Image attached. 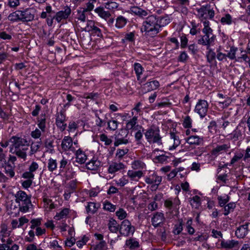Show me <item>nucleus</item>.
Segmentation results:
<instances>
[{
	"label": "nucleus",
	"instance_id": "obj_1",
	"mask_svg": "<svg viewBox=\"0 0 250 250\" xmlns=\"http://www.w3.org/2000/svg\"><path fill=\"white\" fill-rule=\"evenodd\" d=\"M131 11L135 14L145 19L141 29L145 36L153 37L159 33L160 26L157 16L148 15L147 11L137 7H133Z\"/></svg>",
	"mask_w": 250,
	"mask_h": 250
},
{
	"label": "nucleus",
	"instance_id": "obj_2",
	"mask_svg": "<svg viewBox=\"0 0 250 250\" xmlns=\"http://www.w3.org/2000/svg\"><path fill=\"white\" fill-rule=\"evenodd\" d=\"M204 27L202 32L204 35L198 40V43L200 44L207 46V49H209L210 45L214 42L215 36L212 33V30L209 26V21L203 22Z\"/></svg>",
	"mask_w": 250,
	"mask_h": 250
},
{
	"label": "nucleus",
	"instance_id": "obj_3",
	"mask_svg": "<svg viewBox=\"0 0 250 250\" xmlns=\"http://www.w3.org/2000/svg\"><path fill=\"white\" fill-rule=\"evenodd\" d=\"M15 197L16 202L20 206V211L23 213L27 212L31 205V202L26 193L23 191L20 190L16 193Z\"/></svg>",
	"mask_w": 250,
	"mask_h": 250
},
{
	"label": "nucleus",
	"instance_id": "obj_4",
	"mask_svg": "<svg viewBox=\"0 0 250 250\" xmlns=\"http://www.w3.org/2000/svg\"><path fill=\"white\" fill-rule=\"evenodd\" d=\"M159 129L158 127L153 126L148 129L145 133V137L149 142L161 143V138L159 135Z\"/></svg>",
	"mask_w": 250,
	"mask_h": 250
},
{
	"label": "nucleus",
	"instance_id": "obj_5",
	"mask_svg": "<svg viewBox=\"0 0 250 250\" xmlns=\"http://www.w3.org/2000/svg\"><path fill=\"white\" fill-rule=\"evenodd\" d=\"M197 15L203 21H207L208 19H211L214 16V12L210 6H202L197 10Z\"/></svg>",
	"mask_w": 250,
	"mask_h": 250
},
{
	"label": "nucleus",
	"instance_id": "obj_6",
	"mask_svg": "<svg viewBox=\"0 0 250 250\" xmlns=\"http://www.w3.org/2000/svg\"><path fill=\"white\" fill-rule=\"evenodd\" d=\"M177 132L175 128H173V130L170 131L169 135V138L167 141V146L169 150L175 149L181 143L179 136L177 135Z\"/></svg>",
	"mask_w": 250,
	"mask_h": 250
},
{
	"label": "nucleus",
	"instance_id": "obj_7",
	"mask_svg": "<svg viewBox=\"0 0 250 250\" xmlns=\"http://www.w3.org/2000/svg\"><path fill=\"white\" fill-rule=\"evenodd\" d=\"M10 231L8 229L7 226L3 224L0 226V239L5 244L9 246L12 244L13 241L9 238Z\"/></svg>",
	"mask_w": 250,
	"mask_h": 250
},
{
	"label": "nucleus",
	"instance_id": "obj_8",
	"mask_svg": "<svg viewBox=\"0 0 250 250\" xmlns=\"http://www.w3.org/2000/svg\"><path fill=\"white\" fill-rule=\"evenodd\" d=\"M71 13V8L66 6L64 7L63 9L57 12L55 16H53V19L58 22H60L62 21L66 20L70 16Z\"/></svg>",
	"mask_w": 250,
	"mask_h": 250
},
{
	"label": "nucleus",
	"instance_id": "obj_9",
	"mask_svg": "<svg viewBox=\"0 0 250 250\" xmlns=\"http://www.w3.org/2000/svg\"><path fill=\"white\" fill-rule=\"evenodd\" d=\"M134 227L128 220H124L121 223L120 232L125 236L132 234L134 232Z\"/></svg>",
	"mask_w": 250,
	"mask_h": 250
},
{
	"label": "nucleus",
	"instance_id": "obj_10",
	"mask_svg": "<svg viewBox=\"0 0 250 250\" xmlns=\"http://www.w3.org/2000/svg\"><path fill=\"white\" fill-rule=\"evenodd\" d=\"M145 182L152 185V188L156 189L162 182V177L157 175L155 173H153L145 178Z\"/></svg>",
	"mask_w": 250,
	"mask_h": 250
},
{
	"label": "nucleus",
	"instance_id": "obj_11",
	"mask_svg": "<svg viewBox=\"0 0 250 250\" xmlns=\"http://www.w3.org/2000/svg\"><path fill=\"white\" fill-rule=\"evenodd\" d=\"M11 141L15 149L28 148L30 144V142L26 139L17 137H13Z\"/></svg>",
	"mask_w": 250,
	"mask_h": 250
},
{
	"label": "nucleus",
	"instance_id": "obj_12",
	"mask_svg": "<svg viewBox=\"0 0 250 250\" xmlns=\"http://www.w3.org/2000/svg\"><path fill=\"white\" fill-rule=\"evenodd\" d=\"M208 104L205 100H200L196 105L195 111L197 113L201 118L205 117L208 109Z\"/></svg>",
	"mask_w": 250,
	"mask_h": 250
},
{
	"label": "nucleus",
	"instance_id": "obj_13",
	"mask_svg": "<svg viewBox=\"0 0 250 250\" xmlns=\"http://www.w3.org/2000/svg\"><path fill=\"white\" fill-rule=\"evenodd\" d=\"M20 12L21 21H30L34 19L35 11L33 9L27 8L24 10H20Z\"/></svg>",
	"mask_w": 250,
	"mask_h": 250
},
{
	"label": "nucleus",
	"instance_id": "obj_14",
	"mask_svg": "<svg viewBox=\"0 0 250 250\" xmlns=\"http://www.w3.org/2000/svg\"><path fill=\"white\" fill-rule=\"evenodd\" d=\"M125 167V164L122 162L112 161L109 165L108 172L110 174H114L124 169Z\"/></svg>",
	"mask_w": 250,
	"mask_h": 250
},
{
	"label": "nucleus",
	"instance_id": "obj_15",
	"mask_svg": "<svg viewBox=\"0 0 250 250\" xmlns=\"http://www.w3.org/2000/svg\"><path fill=\"white\" fill-rule=\"evenodd\" d=\"M101 166V162L96 157L92 158L86 164V168L92 171L98 170Z\"/></svg>",
	"mask_w": 250,
	"mask_h": 250
},
{
	"label": "nucleus",
	"instance_id": "obj_16",
	"mask_svg": "<svg viewBox=\"0 0 250 250\" xmlns=\"http://www.w3.org/2000/svg\"><path fill=\"white\" fill-rule=\"evenodd\" d=\"M76 14L75 15V19L77 20V22H83L86 21L88 15H89L88 12L83 8H80L76 11Z\"/></svg>",
	"mask_w": 250,
	"mask_h": 250
},
{
	"label": "nucleus",
	"instance_id": "obj_17",
	"mask_svg": "<svg viewBox=\"0 0 250 250\" xmlns=\"http://www.w3.org/2000/svg\"><path fill=\"white\" fill-rule=\"evenodd\" d=\"M94 11L101 18L107 21L112 16L111 12L105 10L103 7H98L95 9Z\"/></svg>",
	"mask_w": 250,
	"mask_h": 250
},
{
	"label": "nucleus",
	"instance_id": "obj_18",
	"mask_svg": "<svg viewBox=\"0 0 250 250\" xmlns=\"http://www.w3.org/2000/svg\"><path fill=\"white\" fill-rule=\"evenodd\" d=\"M73 141L72 139L68 136H65L63 139L62 142V147L64 151L71 150L73 151L74 149L72 147Z\"/></svg>",
	"mask_w": 250,
	"mask_h": 250
},
{
	"label": "nucleus",
	"instance_id": "obj_19",
	"mask_svg": "<svg viewBox=\"0 0 250 250\" xmlns=\"http://www.w3.org/2000/svg\"><path fill=\"white\" fill-rule=\"evenodd\" d=\"M202 139L197 136L192 135L186 139V143L192 147L200 145L202 143Z\"/></svg>",
	"mask_w": 250,
	"mask_h": 250
},
{
	"label": "nucleus",
	"instance_id": "obj_20",
	"mask_svg": "<svg viewBox=\"0 0 250 250\" xmlns=\"http://www.w3.org/2000/svg\"><path fill=\"white\" fill-rule=\"evenodd\" d=\"M164 220V214L162 213L156 212L155 213L152 219L151 222L154 227H158Z\"/></svg>",
	"mask_w": 250,
	"mask_h": 250
},
{
	"label": "nucleus",
	"instance_id": "obj_21",
	"mask_svg": "<svg viewBox=\"0 0 250 250\" xmlns=\"http://www.w3.org/2000/svg\"><path fill=\"white\" fill-rule=\"evenodd\" d=\"M238 245V242L234 240H228L224 239L221 240V247L225 249H231Z\"/></svg>",
	"mask_w": 250,
	"mask_h": 250
},
{
	"label": "nucleus",
	"instance_id": "obj_22",
	"mask_svg": "<svg viewBox=\"0 0 250 250\" xmlns=\"http://www.w3.org/2000/svg\"><path fill=\"white\" fill-rule=\"evenodd\" d=\"M230 148L229 144H223L218 145L212 150V154L218 155L219 154L226 152Z\"/></svg>",
	"mask_w": 250,
	"mask_h": 250
},
{
	"label": "nucleus",
	"instance_id": "obj_23",
	"mask_svg": "<svg viewBox=\"0 0 250 250\" xmlns=\"http://www.w3.org/2000/svg\"><path fill=\"white\" fill-rule=\"evenodd\" d=\"M87 156L85 152L79 149L76 151L75 153V161L80 164H82L85 163L87 160Z\"/></svg>",
	"mask_w": 250,
	"mask_h": 250
},
{
	"label": "nucleus",
	"instance_id": "obj_24",
	"mask_svg": "<svg viewBox=\"0 0 250 250\" xmlns=\"http://www.w3.org/2000/svg\"><path fill=\"white\" fill-rule=\"evenodd\" d=\"M127 174L130 180L138 181L143 176V172L141 170H129L128 171Z\"/></svg>",
	"mask_w": 250,
	"mask_h": 250
},
{
	"label": "nucleus",
	"instance_id": "obj_25",
	"mask_svg": "<svg viewBox=\"0 0 250 250\" xmlns=\"http://www.w3.org/2000/svg\"><path fill=\"white\" fill-rule=\"evenodd\" d=\"M107 1L104 3V8L108 9L109 12H111V15L114 13L115 10L118 8V4L112 0H104Z\"/></svg>",
	"mask_w": 250,
	"mask_h": 250
},
{
	"label": "nucleus",
	"instance_id": "obj_26",
	"mask_svg": "<svg viewBox=\"0 0 250 250\" xmlns=\"http://www.w3.org/2000/svg\"><path fill=\"white\" fill-rule=\"evenodd\" d=\"M159 86V83L156 80L152 81L146 83L145 84V88L147 91H152L157 89Z\"/></svg>",
	"mask_w": 250,
	"mask_h": 250
},
{
	"label": "nucleus",
	"instance_id": "obj_27",
	"mask_svg": "<svg viewBox=\"0 0 250 250\" xmlns=\"http://www.w3.org/2000/svg\"><path fill=\"white\" fill-rule=\"evenodd\" d=\"M69 212V209L68 208H64L59 212H57L54 218L56 220H60L63 219L66 217Z\"/></svg>",
	"mask_w": 250,
	"mask_h": 250
},
{
	"label": "nucleus",
	"instance_id": "obj_28",
	"mask_svg": "<svg viewBox=\"0 0 250 250\" xmlns=\"http://www.w3.org/2000/svg\"><path fill=\"white\" fill-rule=\"evenodd\" d=\"M99 207V204L93 202H90L86 206V210L88 213L94 214Z\"/></svg>",
	"mask_w": 250,
	"mask_h": 250
},
{
	"label": "nucleus",
	"instance_id": "obj_29",
	"mask_svg": "<svg viewBox=\"0 0 250 250\" xmlns=\"http://www.w3.org/2000/svg\"><path fill=\"white\" fill-rule=\"evenodd\" d=\"M58 163L56 159L50 158L48 160L47 168L49 171L53 172L57 168Z\"/></svg>",
	"mask_w": 250,
	"mask_h": 250
},
{
	"label": "nucleus",
	"instance_id": "obj_30",
	"mask_svg": "<svg viewBox=\"0 0 250 250\" xmlns=\"http://www.w3.org/2000/svg\"><path fill=\"white\" fill-rule=\"evenodd\" d=\"M126 19L122 16H120L116 20L115 26L118 28H121L126 24Z\"/></svg>",
	"mask_w": 250,
	"mask_h": 250
},
{
	"label": "nucleus",
	"instance_id": "obj_31",
	"mask_svg": "<svg viewBox=\"0 0 250 250\" xmlns=\"http://www.w3.org/2000/svg\"><path fill=\"white\" fill-rule=\"evenodd\" d=\"M158 18V24L160 26V31L161 30V28L162 27H164L166 25L168 24L170 21V20L168 16H166L164 17H160Z\"/></svg>",
	"mask_w": 250,
	"mask_h": 250
},
{
	"label": "nucleus",
	"instance_id": "obj_32",
	"mask_svg": "<svg viewBox=\"0 0 250 250\" xmlns=\"http://www.w3.org/2000/svg\"><path fill=\"white\" fill-rule=\"evenodd\" d=\"M190 203L193 208H198L201 205V200L199 196L195 195L191 199Z\"/></svg>",
	"mask_w": 250,
	"mask_h": 250
},
{
	"label": "nucleus",
	"instance_id": "obj_33",
	"mask_svg": "<svg viewBox=\"0 0 250 250\" xmlns=\"http://www.w3.org/2000/svg\"><path fill=\"white\" fill-rule=\"evenodd\" d=\"M8 19L9 21L14 22L16 21H21V15L20 10H17L14 12L10 14L8 17Z\"/></svg>",
	"mask_w": 250,
	"mask_h": 250
},
{
	"label": "nucleus",
	"instance_id": "obj_34",
	"mask_svg": "<svg viewBox=\"0 0 250 250\" xmlns=\"http://www.w3.org/2000/svg\"><path fill=\"white\" fill-rule=\"evenodd\" d=\"M247 229L244 226L239 227L235 231L236 235L239 238L244 237L247 234Z\"/></svg>",
	"mask_w": 250,
	"mask_h": 250
},
{
	"label": "nucleus",
	"instance_id": "obj_35",
	"mask_svg": "<svg viewBox=\"0 0 250 250\" xmlns=\"http://www.w3.org/2000/svg\"><path fill=\"white\" fill-rule=\"evenodd\" d=\"M132 167L134 169H143L146 167L144 163L140 160H136L132 163Z\"/></svg>",
	"mask_w": 250,
	"mask_h": 250
},
{
	"label": "nucleus",
	"instance_id": "obj_36",
	"mask_svg": "<svg viewBox=\"0 0 250 250\" xmlns=\"http://www.w3.org/2000/svg\"><path fill=\"white\" fill-rule=\"evenodd\" d=\"M28 148H16L15 149L14 151L18 156L25 160L26 157V150Z\"/></svg>",
	"mask_w": 250,
	"mask_h": 250
},
{
	"label": "nucleus",
	"instance_id": "obj_37",
	"mask_svg": "<svg viewBox=\"0 0 250 250\" xmlns=\"http://www.w3.org/2000/svg\"><path fill=\"white\" fill-rule=\"evenodd\" d=\"M235 208V204L233 202L229 203L224 207V215H227L232 211Z\"/></svg>",
	"mask_w": 250,
	"mask_h": 250
},
{
	"label": "nucleus",
	"instance_id": "obj_38",
	"mask_svg": "<svg viewBox=\"0 0 250 250\" xmlns=\"http://www.w3.org/2000/svg\"><path fill=\"white\" fill-rule=\"evenodd\" d=\"M218 200L219 205L221 207H223L229 201V197L226 194L223 196H219L218 197Z\"/></svg>",
	"mask_w": 250,
	"mask_h": 250
},
{
	"label": "nucleus",
	"instance_id": "obj_39",
	"mask_svg": "<svg viewBox=\"0 0 250 250\" xmlns=\"http://www.w3.org/2000/svg\"><path fill=\"white\" fill-rule=\"evenodd\" d=\"M108 228L112 232H116L118 230V225L115 220L110 221Z\"/></svg>",
	"mask_w": 250,
	"mask_h": 250
},
{
	"label": "nucleus",
	"instance_id": "obj_40",
	"mask_svg": "<svg viewBox=\"0 0 250 250\" xmlns=\"http://www.w3.org/2000/svg\"><path fill=\"white\" fill-rule=\"evenodd\" d=\"M125 244L127 247L130 249H133L138 247L139 243L138 241L133 239H130L126 240Z\"/></svg>",
	"mask_w": 250,
	"mask_h": 250
},
{
	"label": "nucleus",
	"instance_id": "obj_41",
	"mask_svg": "<svg viewBox=\"0 0 250 250\" xmlns=\"http://www.w3.org/2000/svg\"><path fill=\"white\" fill-rule=\"evenodd\" d=\"M95 26V22L94 21L91 20H87L86 25L84 27H82V28L83 29V30L85 31L91 32Z\"/></svg>",
	"mask_w": 250,
	"mask_h": 250
},
{
	"label": "nucleus",
	"instance_id": "obj_42",
	"mask_svg": "<svg viewBox=\"0 0 250 250\" xmlns=\"http://www.w3.org/2000/svg\"><path fill=\"white\" fill-rule=\"evenodd\" d=\"M65 120V116L64 114V112L62 111H61L59 113H58L56 118L57 125H58V124H62V125H66V124L63 125Z\"/></svg>",
	"mask_w": 250,
	"mask_h": 250
},
{
	"label": "nucleus",
	"instance_id": "obj_43",
	"mask_svg": "<svg viewBox=\"0 0 250 250\" xmlns=\"http://www.w3.org/2000/svg\"><path fill=\"white\" fill-rule=\"evenodd\" d=\"M128 152V149L127 148H119L116 151V156L119 159H122Z\"/></svg>",
	"mask_w": 250,
	"mask_h": 250
},
{
	"label": "nucleus",
	"instance_id": "obj_44",
	"mask_svg": "<svg viewBox=\"0 0 250 250\" xmlns=\"http://www.w3.org/2000/svg\"><path fill=\"white\" fill-rule=\"evenodd\" d=\"M134 68L137 77V79L139 80L140 75L142 73L143 67L140 63H135L134 64Z\"/></svg>",
	"mask_w": 250,
	"mask_h": 250
},
{
	"label": "nucleus",
	"instance_id": "obj_45",
	"mask_svg": "<svg viewBox=\"0 0 250 250\" xmlns=\"http://www.w3.org/2000/svg\"><path fill=\"white\" fill-rule=\"evenodd\" d=\"M45 126H39L40 129L36 128L31 133V136L34 138H39L41 135V132L43 131Z\"/></svg>",
	"mask_w": 250,
	"mask_h": 250
},
{
	"label": "nucleus",
	"instance_id": "obj_46",
	"mask_svg": "<svg viewBox=\"0 0 250 250\" xmlns=\"http://www.w3.org/2000/svg\"><path fill=\"white\" fill-rule=\"evenodd\" d=\"M103 208L104 210L113 212L115 210L116 207L108 201H105L104 203Z\"/></svg>",
	"mask_w": 250,
	"mask_h": 250
},
{
	"label": "nucleus",
	"instance_id": "obj_47",
	"mask_svg": "<svg viewBox=\"0 0 250 250\" xmlns=\"http://www.w3.org/2000/svg\"><path fill=\"white\" fill-rule=\"evenodd\" d=\"M99 137L100 141L104 142L106 146H109L112 142V140L104 134H101Z\"/></svg>",
	"mask_w": 250,
	"mask_h": 250
},
{
	"label": "nucleus",
	"instance_id": "obj_48",
	"mask_svg": "<svg viewBox=\"0 0 250 250\" xmlns=\"http://www.w3.org/2000/svg\"><path fill=\"white\" fill-rule=\"evenodd\" d=\"M4 167L5 173L11 178L15 176V172L13 167L9 165H5Z\"/></svg>",
	"mask_w": 250,
	"mask_h": 250
},
{
	"label": "nucleus",
	"instance_id": "obj_49",
	"mask_svg": "<svg viewBox=\"0 0 250 250\" xmlns=\"http://www.w3.org/2000/svg\"><path fill=\"white\" fill-rule=\"evenodd\" d=\"M6 164L5 154L3 149L0 147V167H4Z\"/></svg>",
	"mask_w": 250,
	"mask_h": 250
},
{
	"label": "nucleus",
	"instance_id": "obj_50",
	"mask_svg": "<svg viewBox=\"0 0 250 250\" xmlns=\"http://www.w3.org/2000/svg\"><path fill=\"white\" fill-rule=\"evenodd\" d=\"M116 216L118 217V219L122 220L124 219L127 216L126 212L123 208L119 209L116 212Z\"/></svg>",
	"mask_w": 250,
	"mask_h": 250
},
{
	"label": "nucleus",
	"instance_id": "obj_51",
	"mask_svg": "<svg viewBox=\"0 0 250 250\" xmlns=\"http://www.w3.org/2000/svg\"><path fill=\"white\" fill-rule=\"evenodd\" d=\"M208 51L207 54V61L208 62L211 63L214 60L216 54L209 47V49H208Z\"/></svg>",
	"mask_w": 250,
	"mask_h": 250
},
{
	"label": "nucleus",
	"instance_id": "obj_52",
	"mask_svg": "<svg viewBox=\"0 0 250 250\" xmlns=\"http://www.w3.org/2000/svg\"><path fill=\"white\" fill-rule=\"evenodd\" d=\"M45 146L46 148L47 149V151L50 153H53L54 150V146H53V141L50 140H47L45 143Z\"/></svg>",
	"mask_w": 250,
	"mask_h": 250
},
{
	"label": "nucleus",
	"instance_id": "obj_53",
	"mask_svg": "<svg viewBox=\"0 0 250 250\" xmlns=\"http://www.w3.org/2000/svg\"><path fill=\"white\" fill-rule=\"evenodd\" d=\"M41 220L42 219L41 218H36L31 220L30 221L31 224L30 228L33 229L35 228L40 227V226L41 225Z\"/></svg>",
	"mask_w": 250,
	"mask_h": 250
},
{
	"label": "nucleus",
	"instance_id": "obj_54",
	"mask_svg": "<svg viewBox=\"0 0 250 250\" xmlns=\"http://www.w3.org/2000/svg\"><path fill=\"white\" fill-rule=\"evenodd\" d=\"M49 246L51 248H53L55 250H63L62 246L59 245L58 242L56 240L50 241Z\"/></svg>",
	"mask_w": 250,
	"mask_h": 250
},
{
	"label": "nucleus",
	"instance_id": "obj_55",
	"mask_svg": "<svg viewBox=\"0 0 250 250\" xmlns=\"http://www.w3.org/2000/svg\"><path fill=\"white\" fill-rule=\"evenodd\" d=\"M143 131V129L141 127L140 129H136L135 127L132 129V131L134 132L135 137L137 140L139 141L142 138Z\"/></svg>",
	"mask_w": 250,
	"mask_h": 250
},
{
	"label": "nucleus",
	"instance_id": "obj_56",
	"mask_svg": "<svg viewBox=\"0 0 250 250\" xmlns=\"http://www.w3.org/2000/svg\"><path fill=\"white\" fill-rule=\"evenodd\" d=\"M179 203V200L178 199L175 198L173 201L171 199H169L165 201V205L167 208H171L173 204H175L176 205H178Z\"/></svg>",
	"mask_w": 250,
	"mask_h": 250
},
{
	"label": "nucleus",
	"instance_id": "obj_57",
	"mask_svg": "<svg viewBox=\"0 0 250 250\" xmlns=\"http://www.w3.org/2000/svg\"><path fill=\"white\" fill-rule=\"evenodd\" d=\"M35 238V233L32 229L28 232V234L25 237V240L28 242H31L33 241Z\"/></svg>",
	"mask_w": 250,
	"mask_h": 250
},
{
	"label": "nucleus",
	"instance_id": "obj_58",
	"mask_svg": "<svg viewBox=\"0 0 250 250\" xmlns=\"http://www.w3.org/2000/svg\"><path fill=\"white\" fill-rule=\"evenodd\" d=\"M221 22L223 24H230L232 22V18L229 14H226L221 19Z\"/></svg>",
	"mask_w": 250,
	"mask_h": 250
},
{
	"label": "nucleus",
	"instance_id": "obj_59",
	"mask_svg": "<svg viewBox=\"0 0 250 250\" xmlns=\"http://www.w3.org/2000/svg\"><path fill=\"white\" fill-rule=\"evenodd\" d=\"M237 50V48L234 47H230L229 52L226 54V57H228L231 60H233L235 58V53Z\"/></svg>",
	"mask_w": 250,
	"mask_h": 250
},
{
	"label": "nucleus",
	"instance_id": "obj_60",
	"mask_svg": "<svg viewBox=\"0 0 250 250\" xmlns=\"http://www.w3.org/2000/svg\"><path fill=\"white\" fill-rule=\"evenodd\" d=\"M96 2L95 0H90L86 4V7L83 8L84 9L86 10L89 14L90 12L94 8V3Z\"/></svg>",
	"mask_w": 250,
	"mask_h": 250
},
{
	"label": "nucleus",
	"instance_id": "obj_61",
	"mask_svg": "<svg viewBox=\"0 0 250 250\" xmlns=\"http://www.w3.org/2000/svg\"><path fill=\"white\" fill-rule=\"evenodd\" d=\"M39 164L36 162H32L29 166L28 170L34 173L38 168Z\"/></svg>",
	"mask_w": 250,
	"mask_h": 250
},
{
	"label": "nucleus",
	"instance_id": "obj_62",
	"mask_svg": "<svg viewBox=\"0 0 250 250\" xmlns=\"http://www.w3.org/2000/svg\"><path fill=\"white\" fill-rule=\"evenodd\" d=\"M128 180L125 176L122 177V178L119 179L118 181H116V184L121 187L124 186L126 184H127L128 183Z\"/></svg>",
	"mask_w": 250,
	"mask_h": 250
},
{
	"label": "nucleus",
	"instance_id": "obj_63",
	"mask_svg": "<svg viewBox=\"0 0 250 250\" xmlns=\"http://www.w3.org/2000/svg\"><path fill=\"white\" fill-rule=\"evenodd\" d=\"M96 250H106L107 246L106 243L104 241H101L97 245Z\"/></svg>",
	"mask_w": 250,
	"mask_h": 250
},
{
	"label": "nucleus",
	"instance_id": "obj_64",
	"mask_svg": "<svg viewBox=\"0 0 250 250\" xmlns=\"http://www.w3.org/2000/svg\"><path fill=\"white\" fill-rule=\"evenodd\" d=\"M34 174L29 170L28 171H26L24 172L22 175V178L25 179H28V180H32L34 178Z\"/></svg>",
	"mask_w": 250,
	"mask_h": 250
}]
</instances>
